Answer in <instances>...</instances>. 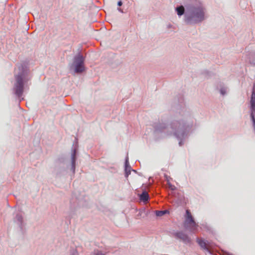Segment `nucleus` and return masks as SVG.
<instances>
[{
	"mask_svg": "<svg viewBox=\"0 0 255 255\" xmlns=\"http://www.w3.org/2000/svg\"><path fill=\"white\" fill-rule=\"evenodd\" d=\"M176 108H182L179 116L172 120L169 125L166 120L161 118L153 122L154 136H167L173 134L179 140V145L182 146L188 139L192 128L195 126V119L191 113L184 106V100L182 95H179L177 100L175 99Z\"/></svg>",
	"mask_w": 255,
	"mask_h": 255,
	"instance_id": "obj_1",
	"label": "nucleus"
},
{
	"mask_svg": "<svg viewBox=\"0 0 255 255\" xmlns=\"http://www.w3.org/2000/svg\"><path fill=\"white\" fill-rule=\"evenodd\" d=\"M178 16L183 15V21L187 25L201 23L207 18L206 8L200 0H184L183 5L175 7Z\"/></svg>",
	"mask_w": 255,
	"mask_h": 255,
	"instance_id": "obj_2",
	"label": "nucleus"
},
{
	"mask_svg": "<svg viewBox=\"0 0 255 255\" xmlns=\"http://www.w3.org/2000/svg\"><path fill=\"white\" fill-rule=\"evenodd\" d=\"M17 73L14 74V82L12 88L13 94L20 98L23 93L26 84L29 80V69L27 64L22 63L18 68Z\"/></svg>",
	"mask_w": 255,
	"mask_h": 255,
	"instance_id": "obj_3",
	"label": "nucleus"
},
{
	"mask_svg": "<svg viewBox=\"0 0 255 255\" xmlns=\"http://www.w3.org/2000/svg\"><path fill=\"white\" fill-rule=\"evenodd\" d=\"M85 57L80 52L75 55L73 63L69 65L70 71L78 74L82 73L85 70Z\"/></svg>",
	"mask_w": 255,
	"mask_h": 255,
	"instance_id": "obj_4",
	"label": "nucleus"
},
{
	"mask_svg": "<svg viewBox=\"0 0 255 255\" xmlns=\"http://www.w3.org/2000/svg\"><path fill=\"white\" fill-rule=\"evenodd\" d=\"M186 220L184 228L191 232L195 231L198 227V224L195 222L189 210L186 211Z\"/></svg>",
	"mask_w": 255,
	"mask_h": 255,
	"instance_id": "obj_5",
	"label": "nucleus"
},
{
	"mask_svg": "<svg viewBox=\"0 0 255 255\" xmlns=\"http://www.w3.org/2000/svg\"><path fill=\"white\" fill-rule=\"evenodd\" d=\"M13 221L14 223L18 225L20 231L22 232L25 226L22 213L20 212L16 213L13 218Z\"/></svg>",
	"mask_w": 255,
	"mask_h": 255,
	"instance_id": "obj_6",
	"label": "nucleus"
},
{
	"mask_svg": "<svg viewBox=\"0 0 255 255\" xmlns=\"http://www.w3.org/2000/svg\"><path fill=\"white\" fill-rule=\"evenodd\" d=\"M173 235L176 238L181 240L185 244H189L191 242V239L188 235L182 231L173 233Z\"/></svg>",
	"mask_w": 255,
	"mask_h": 255,
	"instance_id": "obj_7",
	"label": "nucleus"
},
{
	"mask_svg": "<svg viewBox=\"0 0 255 255\" xmlns=\"http://www.w3.org/2000/svg\"><path fill=\"white\" fill-rule=\"evenodd\" d=\"M77 160V149L74 148L72 150L71 153V163L70 170L74 175L75 173L76 162Z\"/></svg>",
	"mask_w": 255,
	"mask_h": 255,
	"instance_id": "obj_8",
	"label": "nucleus"
},
{
	"mask_svg": "<svg viewBox=\"0 0 255 255\" xmlns=\"http://www.w3.org/2000/svg\"><path fill=\"white\" fill-rule=\"evenodd\" d=\"M149 199V195L148 193L144 191H143L141 194L139 195V199L140 201L143 202H147Z\"/></svg>",
	"mask_w": 255,
	"mask_h": 255,
	"instance_id": "obj_9",
	"label": "nucleus"
},
{
	"mask_svg": "<svg viewBox=\"0 0 255 255\" xmlns=\"http://www.w3.org/2000/svg\"><path fill=\"white\" fill-rule=\"evenodd\" d=\"M197 242L198 244V245L200 246L201 248H202L204 250L209 252V250L206 246V244L205 242L202 240V239H199V238L197 239Z\"/></svg>",
	"mask_w": 255,
	"mask_h": 255,
	"instance_id": "obj_10",
	"label": "nucleus"
},
{
	"mask_svg": "<svg viewBox=\"0 0 255 255\" xmlns=\"http://www.w3.org/2000/svg\"><path fill=\"white\" fill-rule=\"evenodd\" d=\"M128 164V157L127 155L125 159V177L127 178L129 175L130 174L131 171L130 170H128L127 166Z\"/></svg>",
	"mask_w": 255,
	"mask_h": 255,
	"instance_id": "obj_11",
	"label": "nucleus"
},
{
	"mask_svg": "<svg viewBox=\"0 0 255 255\" xmlns=\"http://www.w3.org/2000/svg\"><path fill=\"white\" fill-rule=\"evenodd\" d=\"M155 214L157 217H161L163 215L169 213V211L167 210H155L154 211Z\"/></svg>",
	"mask_w": 255,
	"mask_h": 255,
	"instance_id": "obj_12",
	"label": "nucleus"
},
{
	"mask_svg": "<svg viewBox=\"0 0 255 255\" xmlns=\"http://www.w3.org/2000/svg\"><path fill=\"white\" fill-rule=\"evenodd\" d=\"M219 91L221 95H222V96H225V95L227 94L228 91V88L227 86H221Z\"/></svg>",
	"mask_w": 255,
	"mask_h": 255,
	"instance_id": "obj_13",
	"label": "nucleus"
},
{
	"mask_svg": "<svg viewBox=\"0 0 255 255\" xmlns=\"http://www.w3.org/2000/svg\"><path fill=\"white\" fill-rule=\"evenodd\" d=\"M64 171V167H56L55 168V172L56 176H60L61 173Z\"/></svg>",
	"mask_w": 255,
	"mask_h": 255,
	"instance_id": "obj_14",
	"label": "nucleus"
},
{
	"mask_svg": "<svg viewBox=\"0 0 255 255\" xmlns=\"http://www.w3.org/2000/svg\"><path fill=\"white\" fill-rule=\"evenodd\" d=\"M249 61L251 64L255 65V53H252L250 54Z\"/></svg>",
	"mask_w": 255,
	"mask_h": 255,
	"instance_id": "obj_15",
	"label": "nucleus"
},
{
	"mask_svg": "<svg viewBox=\"0 0 255 255\" xmlns=\"http://www.w3.org/2000/svg\"><path fill=\"white\" fill-rule=\"evenodd\" d=\"M165 177L166 178V179L167 181V184L169 187L170 188V189L172 190H175V187L170 182V181L168 180V177L167 175H165Z\"/></svg>",
	"mask_w": 255,
	"mask_h": 255,
	"instance_id": "obj_16",
	"label": "nucleus"
},
{
	"mask_svg": "<svg viewBox=\"0 0 255 255\" xmlns=\"http://www.w3.org/2000/svg\"><path fill=\"white\" fill-rule=\"evenodd\" d=\"M107 253L106 252H103L101 251H99L98 250H95L94 251V255H105Z\"/></svg>",
	"mask_w": 255,
	"mask_h": 255,
	"instance_id": "obj_17",
	"label": "nucleus"
},
{
	"mask_svg": "<svg viewBox=\"0 0 255 255\" xmlns=\"http://www.w3.org/2000/svg\"><path fill=\"white\" fill-rule=\"evenodd\" d=\"M123 4V2L121 1V0H119L118 2V5L119 6H122Z\"/></svg>",
	"mask_w": 255,
	"mask_h": 255,
	"instance_id": "obj_18",
	"label": "nucleus"
},
{
	"mask_svg": "<svg viewBox=\"0 0 255 255\" xmlns=\"http://www.w3.org/2000/svg\"><path fill=\"white\" fill-rule=\"evenodd\" d=\"M131 166H130L129 163L128 162V164L127 166V169H128V170H130V171H131Z\"/></svg>",
	"mask_w": 255,
	"mask_h": 255,
	"instance_id": "obj_19",
	"label": "nucleus"
},
{
	"mask_svg": "<svg viewBox=\"0 0 255 255\" xmlns=\"http://www.w3.org/2000/svg\"><path fill=\"white\" fill-rule=\"evenodd\" d=\"M118 10L119 11L121 12H123V11L122 9H121V8H118Z\"/></svg>",
	"mask_w": 255,
	"mask_h": 255,
	"instance_id": "obj_20",
	"label": "nucleus"
}]
</instances>
